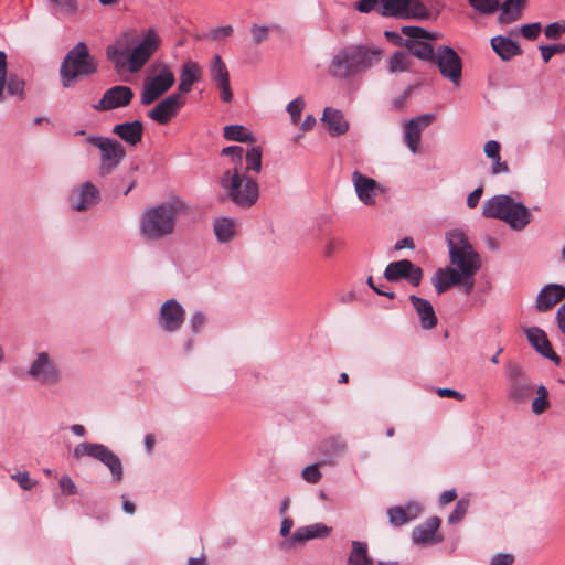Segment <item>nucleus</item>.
I'll list each match as a JSON object with an SVG mask.
<instances>
[{
    "instance_id": "22",
    "label": "nucleus",
    "mask_w": 565,
    "mask_h": 565,
    "mask_svg": "<svg viewBox=\"0 0 565 565\" xmlns=\"http://www.w3.org/2000/svg\"><path fill=\"white\" fill-rule=\"evenodd\" d=\"M435 120L434 114H423L404 122V142L412 153H417L422 132Z\"/></svg>"
},
{
    "instance_id": "56",
    "label": "nucleus",
    "mask_w": 565,
    "mask_h": 565,
    "mask_svg": "<svg viewBox=\"0 0 565 565\" xmlns=\"http://www.w3.org/2000/svg\"><path fill=\"white\" fill-rule=\"evenodd\" d=\"M58 484L64 494L74 495L78 492L77 486L67 475H64L60 478Z\"/></svg>"
},
{
    "instance_id": "55",
    "label": "nucleus",
    "mask_w": 565,
    "mask_h": 565,
    "mask_svg": "<svg viewBox=\"0 0 565 565\" xmlns=\"http://www.w3.org/2000/svg\"><path fill=\"white\" fill-rule=\"evenodd\" d=\"M207 321L206 316L202 311H195L190 318V326L193 333H200Z\"/></svg>"
},
{
    "instance_id": "45",
    "label": "nucleus",
    "mask_w": 565,
    "mask_h": 565,
    "mask_svg": "<svg viewBox=\"0 0 565 565\" xmlns=\"http://www.w3.org/2000/svg\"><path fill=\"white\" fill-rule=\"evenodd\" d=\"M56 7L57 14L66 18L74 15L78 10L76 0H52Z\"/></svg>"
},
{
    "instance_id": "25",
    "label": "nucleus",
    "mask_w": 565,
    "mask_h": 565,
    "mask_svg": "<svg viewBox=\"0 0 565 565\" xmlns=\"http://www.w3.org/2000/svg\"><path fill=\"white\" fill-rule=\"evenodd\" d=\"M524 332L529 343L537 353L556 364L561 363V358L553 351L547 335L542 329L530 327L525 328Z\"/></svg>"
},
{
    "instance_id": "58",
    "label": "nucleus",
    "mask_w": 565,
    "mask_h": 565,
    "mask_svg": "<svg viewBox=\"0 0 565 565\" xmlns=\"http://www.w3.org/2000/svg\"><path fill=\"white\" fill-rule=\"evenodd\" d=\"M542 30L541 23H530L521 26V34L527 40H535Z\"/></svg>"
},
{
    "instance_id": "9",
    "label": "nucleus",
    "mask_w": 565,
    "mask_h": 565,
    "mask_svg": "<svg viewBox=\"0 0 565 565\" xmlns=\"http://www.w3.org/2000/svg\"><path fill=\"white\" fill-rule=\"evenodd\" d=\"M84 457H90L105 467L108 468L111 480L114 483H120L124 478V466L122 461L117 454H115L107 446L98 443H81L75 446L73 450V458L81 460Z\"/></svg>"
},
{
    "instance_id": "26",
    "label": "nucleus",
    "mask_w": 565,
    "mask_h": 565,
    "mask_svg": "<svg viewBox=\"0 0 565 565\" xmlns=\"http://www.w3.org/2000/svg\"><path fill=\"white\" fill-rule=\"evenodd\" d=\"M332 529L323 523H313L298 527L284 545H295L313 539L328 537Z\"/></svg>"
},
{
    "instance_id": "63",
    "label": "nucleus",
    "mask_w": 565,
    "mask_h": 565,
    "mask_svg": "<svg viewBox=\"0 0 565 565\" xmlns=\"http://www.w3.org/2000/svg\"><path fill=\"white\" fill-rule=\"evenodd\" d=\"M403 508L407 511L406 516L408 521L416 519L423 510L422 505L417 502H409Z\"/></svg>"
},
{
    "instance_id": "37",
    "label": "nucleus",
    "mask_w": 565,
    "mask_h": 565,
    "mask_svg": "<svg viewBox=\"0 0 565 565\" xmlns=\"http://www.w3.org/2000/svg\"><path fill=\"white\" fill-rule=\"evenodd\" d=\"M223 136L226 140L238 142H254V135L242 125H230L224 127Z\"/></svg>"
},
{
    "instance_id": "21",
    "label": "nucleus",
    "mask_w": 565,
    "mask_h": 565,
    "mask_svg": "<svg viewBox=\"0 0 565 565\" xmlns=\"http://www.w3.org/2000/svg\"><path fill=\"white\" fill-rule=\"evenodd\" d=\"M184 104L185 97L181 94L173 93L150 109L147 116L159 125H167L178 115Z\"/></svg>"
},
{
    "instance_id": "47",
    "label": "nucleus",
    "mask_w": 565,
    "mask_h": 565,
    "mask_svg": "<svg viewBox=\"0 0 565 565\" xmlns=\"http://www.w3.org/2000/svg\"><path fill=\"white\" fill-rule=\"evenodd\" d=\"M305 100L302 97H297L287 105L286 110L288 111L292 124H297L300 120Z\"/></svg>"
},
{
    "instance_id": "40",
    "label": "nucleus",
    "mask_w": 565,
    "mask_h": 565,
    "mask_svg": "<svg viewBox=\"0 0 565 565\" xmlns=\"http://www.w3.org/2000/svg\"><path fill=\"white\" fill-rule=\"evenodd\" d=\"M411 66L409 55L405 52L397 51L390 57L388 71L391 73H401L408 71Z\"/></svg>"
},
{
    "instance_id": "31",
    "label": "nucleus",
    "mask_w": 565,
    "mask_h": 565,
    "mask_svg": "<svg viewBox=\"0 0 565 565\" xmlns=\"http://www.w3.org/2000/svg\"><path fill=\"white\" fill-rule=\"evenodd\" d=\"M409 300L419 318L420 327L430 330L437 326V317L431 303L415 295L409 296Z\"/></svg>"
},
{
    "instance_id": "39",
    "label": "nucleus",
    "mask_w": 565,
    "mask_h": 565,
    "mask_svg": "<svg viewBox=\"0 0 565 565\" xmlns=\"http://www.w3.org/2000/svg\"><path fill=\"white\" fill-rule=\"evenodd\" d=\"M244 154L246 161V170L259 173L262 171V148L259 146H253L249 149H247V151L244 152Z\"/></svg>"
},
{
    "instance_id": "46",
    "label": "nucleus",
    "mask_w": 565,
    "mask_h": 565,
    "mask_svg": "<svg viewBox=\"0 0 565 565\" xmlns=\"http://www.w3.org/2000/svg\"><path fill=\"white\" fill-rule=\"evenodd\" d=\"M10 478L14 480L22 490L25 491L32 490L38 484V481L32 479L30 472L26 470L12 473Z\"/></svg>"
},
{
    "instance_id": "8",
    "label": "nucleus",
    "mask_w": 565,
    "mask_h": 565,
    "mask_svg": "<svg viewBox=\"0 0 565 565\" xmlns=\"http://www.w3.org/2000/svg\"><path fill=\"white\" fill-rule=\"evenodd\" d=\"M96 71L97 63L89 54L88 47L84 42H78L71 51H68L60 68L63 85L65 87H68L71 82L77 77L92 75Z\"/></svg>"
},
{
    "instance_id": "13",
    "label": "nucleus",
    "mask_w": 565,
    "mask_h": 565,
    "mask_svg": "<svg viewBox=\"0 0 565 565\" xmlns=\"http://www.w3.org/2000/svg\"><path fill=\"white\" fill-rule=\"evenodd\" d=\"M402 33L408 39L404 46L409 53L423 61H433L435 57L434 47L430 41L437 39V33H430L420 26L406 25L402 28Z\"/></svg>"
},
{
    "instance_id": "49",
    "label": "nucleus",
    "mask_w": 565,
    "mask_h": 565,
    "mask_svg": "<svg viewBox=\"0 0 565 565\" xmlns=\"http://www.w3.org/2000/svg\"><path fill=\"white\" fill-rule=\"evenodd\" d=\"M223 156H227L231 158L234 167H239V171H242V160L244 156V149L241 146H230L222 149L221 152Z\"/></svg>"
},
{
    "instance_id": "12",
    "label": "nucleus",
    "mask_w": 565,
    "mask_h": 565,
    "mask_svg": "<svg viewBox=\"0 0 565 565\" xmlns=\"http://www.w3.org/2000/svg\"><path fill=\"white\" fill-rule=\"evenodd\" d=\"M156 74L143 83L140 103L150 105L166 94L174 84L175 77L171 67L166 63L153 65Z\"/></svg>"
},
{
    "instance_id": "41",
    "label": "nucleus",
    "mask_w": 565,
    "mask_h": 565,
    "mask_svg": "<svg viewBox=\"0 0 565 565\" xmlns=\"http://www.w3.org/2000/svg\"><path fill=\"white\" fill-rule=\"evenodd\" d=\"M468 3L481 15H491L500 8L499 0H468Z\"/></svg>"
},
{
    "instance_id": "48",
    "label": "nucleus",
    "mask_w": 565,
    "mask_h": 565,
    "mask_svg": "<svg viewBox=\"0 0 565 565\" xmlns=\"http://www.w3.org/2000/svg\"><path fill=\"white\" fill-rule=\"evenodd\" d=\"M407 511L403 507H394L388 509L387 514L390 519V523L394 526H401L408 521L406 516Z\"/></svg>"
},
{
    "instance_id": "53",
    "label": "nucleus",
    "mask_w": 565,
    "mask_h": 565,
    "mask_svg": "<svg viewBox=\"0 0 565 565\" xmlns=\"http://www.w3.org/2000/svg\"><path fill=\"white\" fill-rule=\"evenodd\" d=\"M250 33L254 44L258 45L268 39L269 28L266 25L253 24Z\"/></svg>"
},
{
    "instance_id": "35",
    "label": "nucleus",
    "mask_w": 565,
    "mask_h": 565,
    "mask_svg": "<svg viewBox=\"0 0 565 565\" xmlns=\"http://www.w3.org/2000/svg\"><path fill=\"white\" fill-rule=\"evenodd\" d=\"M214 233L220 243L232 241L236 234V225L233 218L221 217L214 222Z\"/></svg>"
},
{
    "instance_id": "61",
    "label": "nucleus",
    "mask_w": 565,
    "mask_h": 565,
    "mask_svg": "<svg viewBox=\"0 0 565 565\" xmlns=\"http://www.w3.org/2000/svg\"><path fill=\"white\" fill-rule=\"evenodd\" d=\"M342 246V242L339 241V239H335V238H330L327 241L326 245H324V248H323V254L327 258H330L333 256V254L335 253V250L338 248H340Z\"/></svg>"
},
{
    "instance_id": "23",
    "label": "nucleus",
    "mask_w": 565,
    "mask_h": 565,
    "mask_svg": "<svg viewBox=\"0 0 565 565\" xmlns=\"http://www.w3.org/2000/svg\"><path fill=\"white\" fill-rule=\"evenodd\" d=\"M185 311L175 300L164 301L159 310L158 324L167 332H177L184 322Z\"/></svg>"
},
{
    "instance_id": "32",
    "label": "nucleus",
    "mask_w": 565,
    "mask_h": 565,
    "mask_svg": "<svg viewBox=\"0 0 565 565\" xmlns=\"http://www.w3.org/2000/svg\"><path fill=\"white\" fill-rule=\"evenodd\" d=\"M322 121L328 126L329 132L332 136H340L347 132L349 124L343 117V114L331 107H327L323 110Z\"/></svg>"
},
{
    "instance_id": "5",
    "label": "nucleus",
    "mask_w": 565,
    "mask_h": 565,
    "mask_svg": "<svg viewBox=\"0 0 565 565\" xmlns=\"http://www.w3.org/2000/svg\"><path fill=\"white\" fill-rule=\"evenodd\" d=\"M220 184L228 199L237 206L249 209L259 199V185L255 179L239 171L235 166L226 170L220 180Z\"/></svg>"
},
{
    "instance_id": "51",
    "label": "nucleus",
    "mask_w": 565,
    "mask_h": 565,
    "mask_svg": "<svg viewBox=\"0 0 565 565\" xmlns=\"http://www.w3.org/2000/svg\"><path fill=\"white\" fill-rule=\"evenodd\" d=\"M564 33L565 21L563 20L548 24L544 30V34L548 40H558Z\"/></svg>"
},
{
    "instance_id": "38",
    "label": "nucleus",
    "mask_w": 565,
    "mask_h": 565,
    "mask_svg": "<svg viewBox=\"0 0 565 565\" xmlns=\"http://www.w3.org/2000/svg\"><path fill=\"white\" fill-rule=\"evenodd\" d=\"M210 75L215 85L230 81L227 66L218 54L214 55L211 61Z\"/></svg>"
},
{
    "instance_id": "33",
    "label": "nucleus",
    "mask_w": 565,
    "mask_h": 565,
    "mask_svg": "<svg viewBox=\"0 0 565 565\" xmlns=\"http://www.w3.org/2000/svg\"><path fill=\"white\" fill-rule=\"evenodd\" d=\"M491 46L493 51L503 60L509 61L512 57L520 55L522 50L513 40L505 36H494L491 39Z\"/></svg>"
},
{
    "instance_id": "57",
    "label": "nucleus",
    "mask_w": 565,
    "mask_h": 565,
    "mask_svg": "<svg viewBox=\"0 0 565 565\" xmlns=\"http://www.w3.org/2000/svg\"><path fill=\"white\" fill-rule=\"evenodd\" d=\"M515 556L511 553H497L489 559L490 565H513Z\"/></svg>"
},
{
    "instance_id": "16",
    "label": "nucleus",
    "mask_w": 565,
    "mask_h": 565,
    "mask_svg": "<svg viewBox=\"0 0 565 565\" xmlns=\"http://www.w3.org/2000/svg\"><path fill=\"white\" fill-rule=\"evenodd\" d=\"M358 200L366 206H374L377 198L385 192V189L375 179L354 170L351 175Z\"/></svg>"
},
{
    "instance_id": "2",
    "label": "nucleus",
    "mask_w": 565,
    "mask_h": 565,
    "mask_svg": "<svg viewBox=\"0 0 565 565\" xmlns=\"http://www.w3.org/2000/svg\"><path fill=\"white\" fill-rule=\"evenodd\" d=\"M381 50L366 44H350L332 53L328 73L337 79H349L379 63Z\"/></svg>"
},
{
    "instance_id": "50",
    "label": "nucleus",
    "mask_w": 565,
    "mask_h": 565,
    "mask_svg": "<svg viewBox=\"0 0 565 565\" xmlns=\"http://www.w3.org/2000/svg\"><path fill=\"white\" fill-rule=\"evenodd\" d=\"M542 60L544 63H548L553 55L555 54H562L565 52V44L557 43V44H550V45H541L540 46Z\"/></svg>"
},
{
    "instance_id": "54",
    "label": "nucleus",
    "mask_w": 565,
    "mask_h": 565,
    "mask_svg": "<svg viewBox=\"0 0 565 565\" xmlns=\"http://www.w3.org/2000/svg\"><path fill=\"white\" fill-rule=\"evenodd\" d=\"M301 477L309 483H318L321 479V472L318 469V465H310L303 468Z\"/></svg>"
},
{
    "instance_id": "27",
    "label": "nucleus",
    "mask_w": 565,
    "mask_h": 565,
    "mask_svg": "<svg viewBox=\"0 0 565 565\" xmlns=\"http://www.w3.org/2000/svg\"><path fill=\"white\" fill-rule=\"evenodd\" d=\"M440 526V519L437 516L428 519L422 525L415 527L412 532V539L415 544L428 545L441 542V537L436 535Z\"/></svg>"
},
{
    "instance_id": "4",
    "label": "nucleus",
    "mask_w": 565,
    "mask_h": 565,
    "mask_svg": "<svg viewBox=\"0 0 565 565\" xmlns=\"http://www.w3.org/2000/svg\"><path fill=\"white\" fill-rule=\"evenodd\" d=\"M482 216L505 222L513 231H523L533 220L527 206L511 195L498 194L482 204Z\"/></svg>"
},
{
    "instance_id": "60",
    "label": "nucleus",
    "mask_w": 565,
    "mask_h": 565,
    "mask_svg": "<svg viewBox=\"0 0 565 565\" xmlns=\"http://www.w3.org/2000/svg\"><path fill=\"white\" fill-rule=\"evenodd\" d=\"M233 33V28L231 25H222L212 31V39L221 41L225 38L231 36Z\"/></svg>"
},
{
    "instance_id": "18",
    "label": "nucleus",
    "mask_w": 565,
    "mask_h": 565,
    "mask_svg": "<svg viewBox=\"0 0 565 565\" xmlns=\"http://www.w3.org/2000/svg\"><path fill=\"white\" fill-rule=\"evenodd\" d=\"M24 88V79L17 74L8 75V56L4 51H0V103L6 102L7 96L23 100L25 98Z\"/></svg>"
},
{
    "instance_id": "52",
    "label": "nucleus",
    "mask_w": 565,
    "mask_h": 565,
    "mask_svg": "<svg viewBox=\"0 0 565 565\" xmlns=\"http://www.w3.org/2000/svg\"><path fill=\"white\" fill-rule=\"evenodd\" d=\"M381 0H359L354 4V9L360 13H370L376 11L380 14Z\"/></svg>"
},
{
    "instance_id": "34",
    "label": "nucleus",
    "mask_w": 565,
    "mask_h": 565,
    "mask_svg": "<svg viewBox=\"0 0 565 565\" xmlns=\"http://www.w3.org/2000/svg\"><path fill=\"white\" fill-rule=\"evenodd\" d=\"M525 1L526 0H505L499 8L501 10L498 18L499 22L509 24L516 21L521 15Z\"/></svg>"
},
{
    "instance_id": "17",
    "label": "nucleus",
    "mask_w": 565,
    "mask_h": 565,
    "mask_svg": "<svg viewBox=\"0 0 565 565\" xmlns=\"http://www.w3.org/2000/svg\"><path fill=\"white\" fill-rule=\"evenodd\" d=\"M431 284L438 295H441L452 286H462L467 295L475 287V279H468L462 273L451 266L438 269L431 277Z\"/></svg>"
},
{
    "instance_id": "44",
    "label": "nucleus",
    "mask_w": 565,
    "mask_h": 565,
    "mask_svg": "<svg viewBox=\"0 0 565 565\" xmlns=\"http://www.w3.org/2000/svg\"><path fill=\"white\" fill-rule=\"evenodd\" d=\"M470 501L467 498H461L457 501L455 509L448 516V523L456 524L459 523L466 515L469 509Z\"/></svg>"
},
{
    "instance_id": "14",
    "label": "nucleus",
    "mask_w": 565,
    "mask_h": 565,
    "mask_svg": "<svg viewBox=\"0 0 565 565\" xmlns=\"http://www.w3.org/2000/svg\"><path fill=\"white\" fill-rule=\"evenodd\" d=\"M380 15L384 18L427 20L429 11L420 0H381Z\"/></svg>"
},
{
    "instance_id": "3",
    "label": "nucleus",
    "mask_w": 565,
    "mask_h": 565,
    "mask_svg": "<svg viewBox=\"0 0 565 565\" xmlns=\"http://www.w3.org/2000/svg\"><path fill=\"white\" fill-rule=\"evenodd\" d=\"M183 209L184 205L180 201L166 202L146 209L140 215V236L149 242H158L171 236Z\"/></svg>"
},
{
    "instance_id": "28",
    "label": "nucleus",
    "mask_w": 565,
    "mask_h": 565,
    "mask_svg": "<svg viewBox=\"0 0 565 565\" xmlns=\"http://www.w3.org/2000/svg\"><path fill=\"white\" fill-rule=\"evenodd\" d=\"M113 134L129 146L138 145L143 136V124L139 120L117 124L113 127Z\"/></svg>"
},
{
    "instance_id": "15",
    "label": "nucleus",
    "mask_w": 565,
    "mask_h": 565,
    "mask_svg": "<svg viewBox=\"0 0 565 565\" xmlns=\"http://www.w3.org/2000/svg\"><path fill=\"white\" fill-rule=\"evenodd\" d=\"M443 75L455 86H459L462 75V62L458 53L450 46H439L433 61Z\"/></svg>"
},
{
    "instance_id": "62",
    "label": "nucleus",
    "mask_w": 565,
    "mask_h": 565,
    "mask_svg": "<svg viewBox=\"0 0 565 565\" xmlns=\"http://www.w3.org/2000/svg\"><path fill=\"white\" fill-rule=\"evenodd\" d=\"M482 193H483L482 186H478L471 193H469V195L467 198L468 207H470V209L477 207L480 202V199L482 196Z\"/></svg>"
},
{
    "instance_id": "19",
    "label": "nucleus",
    "mask_w": 565,
    "mask_h": 565,
    "mask_svg": "<svg viewBox=\"0 0 565 565\" xmlns=\"http://www.w3.org/2000/svg\"><path fill=\"white\" fill-rule=\"evenodd\" d=\"M135 94L129 86L116 85L108 88L100 100L93 105V108L97 111H108L117 108L127 107Z\"/></svg>"
},
{
    "instance_id": "20",
    "label": "nucleus",
    "mask_w": 565,
    "mask_h": 565,
    "mask_svg": "<svg viewBox=\"0 0 565 565\" xmlns=\"http://www.w3.org/2000/svg\"><path fill=\"white\" fill-rule=\"evenodd\" d=\"M384 277L388 281L405 279L413 286H419L423 279V270L411 260L402 259L390 263L384 270Z\"/></svg>"
},
{
    "instance_id": "24",
    "label": "nucleus",
    "mask_w": 565,
    "mask_h": 565,
    "mask_svg": "<svg viewBox=\"0 0 565 565\" xmlns=\"http://www.w3.org/2000/svg\"><path fill=\"white\" fill-rule=\"evenodd\" d=\"M100 202V192L92 182H84L73 189L70 195L71 206L77 211H87Z\"/></svg>"
},
{
    "instance_id": "10",
    "label": "nucleus",
    "mask_w": 565,
    "mask_h": 565,
    "mask_svg": "<svg viewBox=\"0 0 565 565\" xmlns=\"http://www.w3.org/2000/svg\"><path fill=\"white\" fill-rule=\"evenodd\" d=\"M507 380V398L513 404H524L535 392V385L527 376L523 366L515 362L504 365Z\"/></svg>"
},
{
    "instance_id": "43",
    "label": "nucleus",
    "mask_w": 565,
    "mask_h": 565,
    "mask_svg": "<svg viewBox=\"0 0 565 565\" xmlns=\"http://www.w3.org/2000/svg\"><path fill=\"white\" fill-rule=\"evenodd\" d=\"M348 448L347 441L339 436H333L328 438L323 443V450L324 452L332 455V456H340L345 452Z\"/></svg>"
},
{
    "instance_id": "29",
    "label": "nucleus",
    "mask_w": 565,
    "mask_h": 565,
    "mask_svg": "<svg viewBox=\"0 0 565 565\" xmlns=\"http://www.w3.org/2000/svg\"><path fill=\"white\" fill-rule=\"evenodd\" d=\"M565 299V287L558 284L546 285L537 295L536 308L546 311Z\"/></svg>"
},
{
    "instance_id": "6",
    "label": "nucleus",
    "mask_w": 565,
    "mask_h": 565,
    "mask_svg": "<svg viewBox=\"0 0 565 565\" xmlns=\"http://www.w3.org/2000/svg\"><path fill=\"white\" fill-rule=\"evenodd\" d=\"M451 267L462 273L468 279L481 268L480 255L473 249L462 231L452 230L446 234Z\"/></svg>"
},
{
    "instance_id": "1",
    "label": "nucleus",
    "mask_w": 565,
    "mask_h": 565,
    "mask_svg": "<svg viewBox=\"0 0 565 565\" xmlns=\"http://www.w3.org/2000/svg\"><path fill=\"white\" fill-rule=\"evenodd\" d=\"M161 44L154 29H148L140 42L132 30L122 32L106 49L107 58L117 70L127 68L130 73L140 71Z\"/></svg>"
},
{
    "instance_id": "36",
    "label": "nucleus",
    "mask_w": 565,
    "mask_h": 565,
    "mask_svg": "<svg viewBox=\"0 0 565 565\" xmlns=\"http://www.w3.org/2000/svg\"><path fill=\"white\" fill-rule=\"evenodd\" d=\"M348 565H373V559L367 555V544L365 542H352Z\"/></svg>"
},
{
    "instance_id": "42",
    "label": "nucleus",
    "mask_w": 565,
    "mask_h": 565,
    "mask_svg": "<svg viewBox=\"0 0 565 565\" xmlns=\"http://www.w3.org/2000/svg\"><path fill=\"white\" fill-rule=\"evenodd\" d=\"M535 391L537 396L533 399L531 408L535 415H540L550 406L548 391L544 385L537 386Z\"/></svg>"
},
{
    "instance_id": "7",
    "label": "nucleus",
    "mask_w": 565,
    "mask_h": 565,
    "mask_svg": "<svg viewBox=\"0 0 565 565\" xmlns=\"http://www.w3.org/2000/svg\"><path fill=\"white\" fill-rule=\"evenodd\" d=\"M26 376L44 387H55L64 380L63 370L56 356L47 351H36L30 359Z\"/></svg>"
},
{
    "instance_id": "11",
    "label": "nucleus",
    "mask_w": 565,
    "mask_h": 565,
    "mask_svg": "<svg viewBox=\"0 0 565 565\" xmlns=\"http://www.w3.org/2000/svg\"><path fill=\"white\" fill-rule=\"evenodd\" d=\"M86 141L87 143L96 147L100 152L98 168L100 177L111 174L126 157L125 148L116 139L98 135H89L87 136Z\"/></svg>"
},
{
    "instance_id": "64",
    "label": "nucleus",
    "mask_w": 565,
    "mask_h": 565,
    "mask_svg": "<svg viewBox=\"0 0 565 565\" xmlns=\"http://www.w3.org/2000/svg\"><path fill=\"white\" fill-rule=\"evenodd\" d=\"M217 88L221 90V99L224 103H230L233 99V93L231 89L230 81H226L224 83H220L216 85Z\"/></svg>"
},
{
    "instance_id": "59",
    "label": "nucleus",
    "mask_w": 565,
    "mask_h": 565,
    "mask_svg": "<svg viewBox=\"0 0 565 565\" xmlns=\"http://www.w3.org/2000/svg\"><path fill=\"white\" fill-rule=\"evenodd\" d=\"M483 151L490 159L500 157V143L495 140H489L484 143Z\"/></svg>"
},
{
    "instance_id": "30",
    "label": "nucleus",
    "mask_w": 565,
    "mask_h": 565,
    "mask_svg": "<svg viewBox=\"0 0 565 565\" xmlns=\"http://www.w3.org/2000/svg\"><path fill=\"white\" fill-rule=\"evenodd\" d=\"M202 67L194 61L188 60L182 64L178 93L182 96L188 94L195 82L202 77Z\"/></svg>"
}]
</instances>
